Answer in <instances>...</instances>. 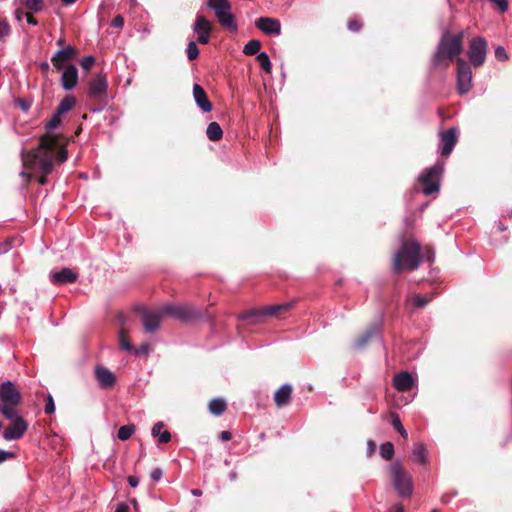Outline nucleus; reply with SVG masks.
<instances>
[{
    "label": "nucleus",
    "instance_id": "nucleus-1",
    "mask_svg": "<svg viewBox=\"0 0 512 512\" xmlns=\"http://www.w3.org/2000/svg\"><path fill=\"white\" fill-rule=\"evenodd\" d=\"M67 157L68 152L64 137L49 132L39 138V144L36 148L21 153L23 166L41 173L38 178L41 185L47 183L46 176L52 172L55 162L63 163L67 160Z\"/></svg>",
    "mask_w": 512,
    "mask_h": 512
},
{
    "label": "nucleus",
    "instance_id": "nucleus-2",
    "mask_svg": "<svg viewBox=\"0 0 512 512\" xmlns=\"http://www.w3.org/2000/svg\"><path fill=\"white\" fill-rule=\"evenodd\" d=\"M423 260L420 243L412 238L403 239L401 247L393 258V271L397 274L403 270H417Z\"/></svg>",
    "mask_w": 512,
    "mask_h": 512
},
{
    "label": "nucleus",
    "instance_id": "nucleus-3",
    "mask_svg": "<svg viewBox=\"0 0 512 512\" xmlns=\"http://www.w3.org/2000/svg\"><path fill=\"white\" fill-rule=\"evenodd\" d=\"M463 39L464 33L462 31L457 34L445 32L433 56V64L448 67L454 60L457 61L458 56L463 52Z\"/></svg>",
    "mask_w": 512,
    "mask_h": 512
},
{
    "label": "nucleus",
    "instance_id": "nucleus-4",
    "mask_svg": "<svg viewBox=\"0 0 512 512\" xmlns=\"http://www.w3.org/2000/svg\"><path fill=\"white\" fill-rule=\"evenodd\" d=\"M389 474L397 494L402 498L411 497L414 490L413 478L400 461H395L389 466Z\"/></svg>",
    "mask_w": 512,
    "mask_h": 512
},
{
    "label": "nucleus",
    "instance_id": "nucleus-5",
    "mask_svg": "<svg viewBox=\"0 0 512 512\" xmlns=\"http://www.w3.org/2000/svg\"><path fill=\"white\" fill-rule=\"evenodd\" d=\"M21 401V393L11 381L3 382L0 385V413L3 417H14Z\"/></svg>",
    "mask_w": 512,
    "mask_h": 512
},
{
    "label": "nucleus",
    "instance_id": "nucleus-6",
    "mask_svg": "<svg viewBox=\"0 0 512 512\" xmlns=\"http://www.w3.org/2000/svg\"><path fill=\"white\" fill-rule=\"evenodd\" d=\"M207 6L214 11L220 26L229 31L237 32L238 26L235 16L232 14V5L228 0H208Z\"/></svg>",
    "mask_w": 512,
    "mask_h": 512
},
{
    "label": "nucleus",
    "instance_id": "nucleus-7",
    "mask_svg": "<svg viewBox=\"0 0 512 512\" xmlns=\"http://www.w3.org/2000/svg\"><path fill=\"white\" fill-rule=\"evenodd\" d=\"M162 313L182 322H190L202 316L201 310L188 304H165L162 306Z\"/></svg>",
    "mask_w": 512,
    "mask_h": 512
},
{
    "label": "nucleus",
    "instance_id": "nucleus-8",
    "mask_svg": "<svg viewBox=\"0 0 512 512\" xmlns=\"http://www.w3.org/2000/svg\"><path fill=\"white\" fill-rule=\"evenodd\" d=\"M443 172V164H435L428 168L425 173L419 177V182L423 186V193L431 195L439 190V176Z\"/></svg>",
    "mask_w": 512,
    "mask_h": 512
},
{
    "label": "nucleus",
    "instance_id": "nucleus-9",
    "mask_svg": "<svg viewBox=\"0 0 512 512\" xmlns=\"http://www.w3.org/2000/svg\"><path fill=\"white\" fill-rule=\"evenodd\" d=\"M487 52V41L483 37H474L470 40L468 57L474 67L484 64Z\"/></svg>",
    "mask_w": 512,
    "mask_h": 512
},
{
    "label": "nucleus",
    "instance_id": "nucleus-10",
    "mask_svg": "<svg viewBox=\"0 0 512 512\" xmlns=\"http://www.w3.org/2000/svg\"><path fill=\"white\" fill-rule=\"evenodd\" d=\"M11 423L4 429L3 438L7 441L17 440L23 437L28 429V422L15 412V416L7 418Z\"/></svg>",
    "mask_w": 512,
    "mask_h": 512
},
{
    "label": "nucleus",
    "instance_id": "nucleus-11",
    "mask_svg": "<svg viewBox=\"0 0 512 512\" xmlns=\"http://www.w3.org/2000/svg\"><path fill=\"white\" fill-rule=\"evenodd\" d=\"M88 86V96L98 101L102 106L106 105L108 83L105 75H96L89 81Z\"/></svg>",
    "mask_w": 512,
    "mask_h": 512
},
{
    "label": "nucleus",
    "instance_id": "nucleus-12",
    "mask_svg": "<svg viewBox=\"0 0 512 512\" xmlns=\"http://www.w3.org/2000/svg\"><path fill=\"white\" fill-rule=\"evenodd\" d=\"M457 84L461 94L467 93L472 86V71L468 62L457 58Z\"/></svg>",
    "mask_w": 512,
    "mask_h": 512
},
{
    "label": "nucleus",
    "instance_id": "nucleus-13",
    "mask_svg": "<svg viewBox=\"0 0 512 512\" xmlns=\"http://www.w3.org/2000/svg\"><path fill=\"white\" fill-rule=\"evenodd\" d=\"M79 55V50L71 45L57 50L51 57V63L56 70L65 68L68 62L73 61Z\"/></svg>",
    "mask_w": 512,
    "mask_h": 512
},
{
    "label": "nucleus",
    "instance_id": "nucleus-14",
    "mask_svg": "<svg viewBox=\"0 0 512 512\" xmlns=\"http://www.w3.org/2000/svg\"><path fill=\"white\" fill-rule=\"evenodd\" d=\"M140 312L144 329L148 333L156 331L160 326L162 318L165 316V313H162V307L154 311L141 308Z\"/></svg>",
    "mask_w": 512,
    "mask_h": 512
},
{
    "label": "nucleus",
    "instance_id": "nucleus-15",
    "mask_svg": "<svg viewBox=\"0 0 512 512\" xmlns=\"http://www.w3.org/2000/svg\"><path fill=\"white\" fill-rule=\"evenodd\" d=\"M213 30V25L204 16L198 15L193 25V31L198 35L200 44H208Z\"/></svg>",
    "mask_w": 512,
    "mask_h": 512
},
{
    "label": "nucleus",
    "instance_id": "nucleus-16",
    "mask_svg": "<svg viewBox=\"0 0 512 512\" xmlns=\"http://www.w3.org/2000/svg\"><path fill=\"white\" fill-rule=\"evenodd\" d=\"M255 26L267 35H279L281 33V23L278 19L260 17L255 21Z\"/></svg>",
    "mask_w": 512,
    "mask_h": 512
},
{
    "label": "nucleus",
    "instance_id": "nucleus-17",
    "mask_svg": "<svg viewBox=\"0 0 512 512\" xmlns=\"http://www.w3.org/2000/svg\"><path fill=\"white\" fill-rule=\"evenodd\" d=\"M295 304L296 300H292L281 304L265 306L262 308V312L265 317L280 318L292 310L295 307Z\"/></svg>",
    "mask_w": 512,
    "mask_h": 512
},
{
    "label": "nucleus",
    "instance_id": "nucleus-18",
    "mask_svg": "<svg viewBox=\"0 0 512 512\" xmlns=\"http://www.w3.org/2000/svg\"><path fill=\"white\" fill-rule=\"evenodd\" d=\"M457 143V131L455 128H449L441 135V156L447 157L453 151Z\"/></svg>",
    "mask_w": 512,
    "mask_h": 512
},
{
    "label": "nucleus",
    "instance_id": "nucleus-19",
    "mask_svg": "<svg viewBox=\"0 0 512 512\" xmlns=\"http://www.w3.org/2000/svg\"><path fill=\"white\" fill-rule=\"evenodd\" d=\"M95 377L102 389H110L116 382L115 375L108 368L101 365L96 366Z\"/></svg>",
    "mask_w": 512,
    "mask_h": 512
},
{
    "label": "nucleus",
    "instance_id": "nucleus-20",
    "mask_svg": "<svg viewBox=\"0 0 512 512\" xmlns=\"http://www.w3.org/2000/svg\"><path fill=\"white\" fill-rule=\"evenodd\" d=\"M293 387L290 384H284L279 387L273 396L277 408H283L290 404L292 399Z\"/></svg>",
    "mask_w": 512,
    "mask_h": 512
},
{
    "label": "nucleus",
    "instance_id": "nucleus-21",
    "mask_svg": "<svg viewBox=\"0 0 512 512\" xmlns=\"http://www.w3.org/2000/svg\"><path fill=\"white\" fill-rule=\"evenodd\" d=\"M64 69L61 76V85L65 90H72L78 83V70L72 65L68 64Z\"/></svg>",
    "mask_w": 512,
    "mask_h": 512
},
{
    "label": "nucleus",
    "instance_id": "nucleus-22",
    "mask_svg": "<svg viewBox=\"0 0 512 512\" xmlns=\"http://www.w3.org/2000/svg\"><path fill=\"white\" fill-rule=\"evenodd\" d=\"M193 96L197 106L203 112H210L213 108L212 103L208 99L207 93L203 87L199 84L193 85Z\"/></svg>",
    "mask_w": 512,
    "mask_h": 512
},
{
    "label": "nucleus",
    "instance_id": "nucleus-23",
    "mask_svg": "<svg viewBox=\"0 0 512 512\" xmlns=\"http://www.w3.org/2000/svg\"><path fill=\"white\" fill-rule=\"evenodd\" d=\"M78 279V274L70 268H62L58 272L51 275V281L55 284H68L74 283Z\"/></svg>",
    "mask_w": 512,
    "mask_h": 512
},
{
    "label": "nucleus",
    "instance_id": "nucleus-24",
    "mask_svg": "<svg viewBox=\"0 0 512 512\" xmlns=\"http://www.w3.org/2000/svg\"><path fill=\"white\" fill-rule=\"evenodd\" d=\"M394 387L400 392L410 391L414 385V380L408 372H400L394 376Z\"/></svg>",
    "mask_w": 512,
    "mask_h": 512
},
{
    "label": "nucleus",
    "instance_id": "nucleus-25",
    "mask_svg": "<svg viewBox=\"0 0 512 512\" xmlns=\"http://www.w3.org/2000/svg\"><path fill=\"white\" fill-rule=\"evenodd\" d=\"M163 427L164 423L160 421L154 424L151 431L153 437H158L160 444H166L171 440V433L168 430L161 432Z\"/></svg>",
    "mask_w": 512,
    "mask_h": 512
},
{
    "label": "nucleus",
    "instance_id": "nucleus-26",
    "mask_svg": "<svg viewBox=\"0 0 512 512\" xmlns=\"http://www.w3.org/2000/svg\"><path fill=\"white\" fill-rule=\"evenodd\" d=\"M208 409L215 416L222 415L227 409V403L222 398H214L208 404Z\"/></svg>",
    "mask_w": 512,
    "mask_h": 512
},
{
    "label": "nucleus",
    "instance_id": "nucleus-27",
    "mask_svg": "<svg viewBox=\"0 0 512 512\" xmlns=\"http://www.w3.org/2000/svg\"><path fill=\"white\" fill-rule=\"evenodd\" d=\"M206 134L210 141L216 142L222 139L223 130L217 122H211L208 124Z\"/></svg>",
    "mask_w": 512,
    "mask_h": 512
},
{
    "label": "nucleus",
    "instance_id": "nucleus-28",
    "mask_svg": "<svg viewBox=\"0 0 512 512\" xmlns=\"http://www.w3.org/2000/svg\"><path fill=\"white\" fill-rule=\"evenodd\" d=\"M411 460L421 465H425L427 462L426 449L423 444H416L413 448Z\"/></svg>",
    "mask_w": 512,
    "mask_h": 512
},
{
    "label": "nucleus",
    "instance_id": "nucleus-29",
    "mask_svg": "<svg viewBox=\"0 0 512 512\" xmlns=\"http://www.w3.org/2000/svg\"><path fill=\"white\" fill-rule=\"evenodd\" d=\"M75 104L76 98L72 95H67L61 100L56 111H58V114L63 115L64 113L70 111L75 106Z\"/></svg>",
    "mask_w": 512,
    "mask_h": 512
},
{
    "label": "nucleus",
    "instance_id": "nucleus-30",
    "mask_svg": "<svg viewBox=\"0 0 512 512\" xmlns=\"http://www.w3.org/2000/svg\"><path fill=\"white\" fill-rule=\"evenodd\" d=\"M374 328H368L363 334L359 335L355 340V347L358 349L364 348L367 343L371 340V338L375 334Z\"/></svg>",
    "mask_w": 512,
    "mask_h": 512
},
{
    "label": "nucleus",
    "instance_id": "nucleus-31",
    "mask_svg": "<svg viewBox=\"0 0 512 512\" xmlns=\"http://www.w3.org/2000/svg\"><path fill=\"white\" fill-rule=\"evenodd\" d=\"M119 346L121 349L128 352H132L134 350L133 345L128 339V332L123 327L119 331Z\"/></svg>",
    "mask_w": 512,
    "mask_h": 512
},
{
    "label": "nucleus",
    "instance_id": "nucleus-32",
    "mask_svg": "<svg viewBox=\"0 0 512 512\" xmlns=\"http://www.w3.org/2000/svg\"><path fill=\"white\" fill-rule=\"evenodd\" d=\"M135 428L134 424L121 426L118 430L117 437L122 441H126L134 434Z\"/></svg>",
    "mask_w": 512,
    "mask_h": 512
},
{
    "label": "nucleus",
    "instance_id": "nucleus-33",
    "mask_svg": "<svg viewBox=\"0 0 512 512\" xmlns=\"http://www.w3.org/2000/svg\"><path fill=\"white\" fill-rule=\"evenodd\" d=\"M261 49V42L259 40H250L243 48L245 55H254Z\"/></svg>",
    "mask_w": 512,
    "mask_h": 512
},
{
    "label": "nucleus",
    "instance_id": "nucleus-34",
    "mask_svg": "<svg viewBox=\"0 0 512 512\" xmlns=\"http://www.w3.org/2000/svg\"><path fill=\"white\" fill-rule=\"evenodd\" d=\"M260 67L266 72L271 73V62L269 56L265 52L258 53L256 57Z\"/></svg>",
    "mask_w": 512,
    "mask_h": 512
},
{
    "label": "nucleus",
    "instance_id": "nucleus-35",
    "mask_svg": "<svg viewBox=\"0 0 512 512\" xmlns=\"http://www.w3.org/2000/svg\"><path fill=\"white\" fill-rule=\"evenodd\" d=\"M380 454L385 460H391L394 455V446L391 442H385L380 446Z\"/></svg>",
    "mask_w": 512,
    "mask_h": 512
},
{
    "label": "nucleus",
    "instance_id": "nucleus-36",
    "mask_svg": "<svg viewBox=\"0 0 512 512\" xmlns=\"http://www.w3.org/2000/svg\"><path fill=\"white\" fill-rule=\"evenodd\" d=\"M252 317H265L263 315L262 308L244 311L241 314H239L237 318L238 320L245 321Z\"/></svg>",
    "mask_w": 512,
    "mask_h": 512
},
{
    "label": "nucleus",
    "instance_id": "nucleus-37",
    "mask_svg": "<svg viewBox=\"0 0 512 512\" xmlns=\"http://www.w3.org/2000/svg\"><path fill=\"white\" fill-rule=\"evenodd\" d=\"M25 7L31 12H40L44 9L43 0H26Z\"/></svg>",
    "mask_w": 512,
    "mask_h": 512
},
{
    "label": "nucleus",
    "instance_id": "nucleus-38",
    "mask_svg": "<svg viewBox=\"0 0 512 512\" xmlns=\"http://www.w3.org/2000/svg\"><path fill=\"white\" fill-rule=\"evenodd\" d=\"M61 116V114H58V111H55L51 119L45 124L46 130L50 131L57 128L61 123Z\"/></svg>",
    "mask_w": 512,
    "mask_h": 512
},
{
    "label": "nucleus",
    "instance_id": "nucleus-39",
    "mask_svg": "<svg viewBox=\"0 0 512 512\" xmlns=\"http://www.w3.org/2000/svg\"><path fill=\"white\" fill-rule=\"evenodd\" d=\"M432 295L431 296H421V295H415L413 297V304L415 307L417 308H423L425 307L428 303L431 302L432 300Z\"/></svg>",
    "mask_w": 512,
    "mask_h": 512
},
{
    "label": "nucleus",
    "instance_id": "nucleus-40",
    "mask_svg": "<svg viewBox=\"0 0 512 512\" xmlns=\"http://www.w3.org/2000/svg\"><path fill=\"white\" fill-rule=\"evenodd\" d=\"M187 57L189 60H195L199 55V48L196 42L190 41L187 45Z\"/></svg>",
    "mask_w": 512,
    "mask_h": 512
},
{
    "label": "nucleus",
    "instance_id": "nucleus-41",
    "mask_svg": "<svg viewBox=\"0 0 512 512\" xmlns=\"http://www.w3.org/2000/svg\"><path fill=\"white\" fill-rule=\"evenodd\" d=\"M95 63V58L93 56H86L80 61V66L83 70L89 71Z\"/></svg>",
    "mask_w": 512,
    "mask_h": 512
},
{
    "label": "nucleus",
    "instance_id": "nucleus-42",
    "mask_svg": "<svg viewBox=\"0 0 512 512\" xmlns=\"http://www.w3.org/2000/svg\"><path fill=\"white\" fill-rule=\"evenodd\" d=\"M490 3L494 4L495 7L501 12L504 13L509 8V2L507 0H488Z\"/></svg>",
    "mask_w": 512,
    "mask_h": 512
},
{
    "label": "nucleus",
    "instance_id": "nucleus-43",
    "mask_svg": "<svg viewBox=\"0 0 512 512\" xmlns=\"http://www.w3.org/2000/svg\"><path fill=\"white\" fill-rule=\"evenodd\" d=\"M363 23L359 19H350L348 21V29L352 32H358L362 28Z\"/></svg>",
    "mask_w": 512,
    "mask_h": 512
},
{
    "label": "nucleus",
    "instance_id": "nucleus-44",
    "mask_svg": "<svg viewBox=\"0 0 512 512\" xmlns=\"http://www.w3.org/2000/svg\"><path fill=\"white\" fill-rule=\"evenodd\" d=\"M10 33V26L5 19H0V40Z\"/></svg>",
    "mask_w": 512,
    "mask_h": 512
},
{
    "label": "nucleus",
    "instance_id": "nucleus-45",
    "mask_svg": "<svg viewBox=\"0 0 512 512\" xmlns=\"http://www.w3.org/2000/svg\"><path fill=\"white\" fill-rule=\"evenodd\" d=\"M426 258V260L429 262V263H433L434 262V259H435V251L434 249L427 245L424 247V255H423V258Z\"/></svg>",
    "mask_w": 512,
    "mask_h": 512
},
{
    "label": "nucleus",
    "instance_id": "nucleus-46",
    "mask_svg": "<svg viewBox=\"0 0 512 512\" xmlns=\"http://www.w3.org/2000/svg\"><path fill=\"white\" fill-rule=\"evenodd\" d=\"M495 57L499 60V61H505L508 59V55H507V52L506 50L504 49V47L502 46H498L496 49H495Z\"/></svg>",
    "mask_w": 512,
    "mask_h": 512
},
{
    "label": "nucleus",
    "instance_id": "nucleus-47",
    "mask_svg": "<svg viewBox=\"0 0 512 512\" xmlns=\"http://www.w3.org/2000/svg\"><path fill=\"white\" fill-rule=\"evenodd\" d=\"M55 411L54 400L51 395L46 398L45 413L52 414Z\"/></svg>",
    "mask_w": 512,
    "mask_h": 512
},
{
    "label": "nucleus",
    "instance_id": "nucleus-48",
    "mask_svg": "<svg viewBox=\"0 0 512 512\" xmlns=\"http://www.w3.org/2000/svg\"><path fill=\"white\" fill-rule=\"evenodd\" d=\"M391 417H392V425H393L394 429L400 430V428H401V430H403V425L401 423L399 416L397 414L393 413L391 415Z\"/></svg>",
    "mask_w": 512,
    "mask_h": 512
},
{
    "label": "nucleus",
    "instance_id": "nucleus-49",
    "mask_svg": "<svg viewBox=\"0 0 512 512\" xmlns=\"http://www.w3.org/2000/svg\"><path fill=\"white\" fill-rule=\"evenodd\" d=\"M148 351H149V344L144 343V344L140 345L138 348H134V350L132 352H134L136 355H141V354H147Z\"/></svg>",
    "mask_w": 512,
    "mask_h": 512
},
{
    "label": "nucleus",
    "instance_id": "nucleus-50",
    "mask_svg": "<svg viewBox=\"0 0 512 512\" xmlns=\"http://www.w3.org/2000/svg\"><path fill=\"white\" fill-rule=\"evenodd\" d=\"M111 25L113 27H116V28H122L123 25H124V18L121 16V15H117L116 17H114V19L112 20V23Z\"/></svg>",
    "mask_w": 512,
    "mask_h": 512
},
{
    "label": "nucleus",
    "instance_id": "nucleus-51",
    "mask_svg": "<svg viewBox=\"0 0 512 512\" xmlns=\"http://www.w3.org/2000/svg\"><path fill=\"white\" fill-rule=\"evenodd\" d=\"M163 475L162 469L155 468L151 473L150 477L153 481H159Z\"/></svg>",
    "mask_w": 512,
    "mask_h": 512
},
{
    "label": "nucleus",
    "instance_id": "nucleus-52",
    "mask_svg": "<svg viewBox=\"0 0 512 512\" xmlns=\"http://www.w3.org/2000/svg\"><path fill=\"white\" fill-rule=\"evenodd\" d=\"M13 457H14V453L7 452V451L0 449V463L6 461L9 458H13Z\"/></svg>",
    "mask_w": 512,
    "mask_h": 512
},
{
    "label": "nucleus",
    "instance_id": "nucleus-53",
    "mask_svg": "<svg viewBox=\"0 0 512 512\" xmlns=\"http://www.w3.org/2000/svg\"><path fill=\"white\" fill-rule=\"evenodd\" d=\"M219 437L222 441H228L232 438V434L229 431H222Z\"/></svg>",
    "mask_w": 512,
    "mask_h": 512
},
{
    "label": "nucleus",
    "instance_id": "nucleus-54",
    "mask_svg": "<svg viewBox=\"0 0 512 512\" xmlns=\"http://www.w3.org/2000/svg\"><path fill=\"white\" fill-rule=\"evenodd\" d=\"M128 483L130 484V486L136 487L139 484V479L138 477L131 475L128 477Z\"/></svg>",
    "mask_w": 512,
    "mask_h": 512
},
{
    "label": "nucleus",
    "instance_id": "nucleus-55",
    "mask_svg": "<svg viewBox=\"0 0 512 512\" xmlns=\"http://www.w3.org/2000/svg\"><path fill=\"white\" fill-rule=\"evenodd\" d=\"M26 19H27V22L31 25L38 24L37 19L31 13H26Z\"/></svg>",
    "mask_w": 512,
    "mask_h": 512
},
{
    "label": "nucleus",
    "instance_id": "nucleus-56",
    "mask_svg": "<svg viewBox=\"0 0 512 512\" xmlns=\"http://www.w3.org/2000/svg\"><path fill=\"white\" fill-rule=\"evenodd\" d=\"M115 512H129V507H128V505H127V504H125V503H120V504L117 506V508H116Z\"/></svg>",
    "mask_w": 512,
    "mask_h": 512
},
{
    "label": "nucleus",
    "instance_id": "nucleus-57",
    "mask_svg": "<svg viewBox=\"0 0 512 512\" xmlns=\"http://www.w3.org/2000/svg\"><path fill=\"white\" fill-rule=\"evenodd\" d=\"M39 68H40L41 72L47 73L50 69V65L48 62L44 61L39 64Z\"/></svg>",
    "mask_w": 512,
    "mask_h": 512
},
{
    "label": "nucleus",
    "instance_id": "nucleus-58",
    "mask_svg": "<svg viewBox=\"0 0 512 512\" xmlns=\"http://www.w3.org/2000/svg\"><path fill=\"white\" fill-rule=\"evenodd\" d=\"M13 239H7L4 243L0 244V253L5 252L8 246H11Z\"/></svg>",
    "mask_w": 512,
    "mask_h": 512
},
{
    "label": "nucleus",
    "instance_id": "nucleus-59",
    "mask_svg": "<svg viewBox=\"0 0 512 512\" xmlns=\"http://www.w3.org/2000/svg\"><path fill=\"white\" fill-rule=\"evenodd\" d=\"M393 512H404L403 506L398 503L393 506Z\"/></svg>",
    "mask_w": 512,
    "mask_h": 512
},
{
    "label": "nucleus",
    "instance_id": "nucleus-60",
    "mask_svg": "<svg viewBox=\"0 0 512 512\" xmlns=\"http://www.w3.org/2000/svg\"><path fill=\"white\" fill-rule=\"evenodd\" d=\"M56 44L60 47V49H62L63 47H66V46H65V39H64L63 37H60V38L57 40Z\"/></svg>",
    "mask_w": 512,
    "mask_h": 512
},
{
    "label": "nucleus",
    "instance_id": "nucleus-61",
    "mask_svg": "<svg viewBox=\"0 0 512 512\" xmlns=\"http://www.w3.org/2000/svg\"><path fill=\"white\" fill-rule=\"evenodd\" d=\"M368 445H369L370 452L373 453L375 450V447H376L375 443L373 441H369Z\"/></svg>",
    "mask_w": 512,
    "mask_h": 512
},
{
    "label": "nucleus",
    "instance_id": "nucleus-62",
    "mask_svg": "<svg viewBox=\"0 0 512 512\" xmlns=\"http://www.w3.org/2000/svg\"><path fill=\"white\" fill-rule=\"evenodd\" d=\"M191 493L194 495V496H201L202 495V491L200 489H193L191 491Z\"/></svg>",
    "mask_w": 512,
    "mask_h": 512
},
{
    "label": "nucleus",
    "instance_id": "nucleus-63",
    "mask_svg": "<svg viewBox=\"0 0 512 512\" xmlns=\"http://www.w3.org/2000/svg\"><path fill=\"white\" fill-rule=\"evenodd\" d=\"M20 175H21L22 177L26 178V180H27V181H29V180H30V178H31V175H30L29 173H27V172H24V171H23V172H21V173H20Z\"/></svg>",
    "mask_w": 512,
    "mask_h": 512
},
{
    "label": "nucleus",
    "instance_id": "nucleus-64",
    "mask_svg": "<svg viewBox=\"0 0 512 512\" xmlns=\"http://www.w3.org/2000/svg\"><path fill=\"white\" fill-rule=\"evenodd\" d=\"M397 431L401 434L402 437L407 438L408 434L404 428H403V430L400 429Z\"/></svg>",
    "mask_w": 512,
    "mask_h": 512
}]
</instances>
